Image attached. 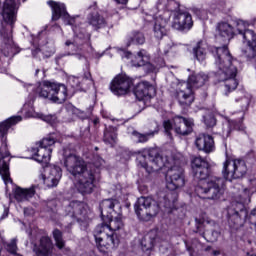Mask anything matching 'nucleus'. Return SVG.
I'll return each mask as SVG.
<instances>
[{
  "instance_id": "f257e3e1",
  "label": "nucleus",
  "mask_w": 256,
  "mask_h": 256,
  "mask_svg": "<svg viewBox=\"0 0 256 256\" xmlns=\"http://www.w3.org/2000/svg\"><path fill=\"white\" fill-rule=\"evenodd\" d=\"M208 51L214 57V65L216 69L214 72L215 78L220 83H224V95H229V93H231V91H235V89H237V85H239L236 77L237 73H239L241 62L231 56L227 46L209 47L207 41L199 40L192 47L194 59H197L200 63L207 59Z\"/></svg>"
},
{
  "instance_id": "f03ea898",
  "label": "nucleus",
  "mask_w": 256,
  "mask_h": 256,
  "mask_svg": "<svg viewBox=\"0 0 256 256\" xmlns=\"http://www.w3.org/2000/svg\"><path fill=\"white\" fill-rule=\"evenodd\" d=\"M138 165L143 167L147 173L151 171H159L166 167V187L170 191H175L185 187V169L179 163V160L169 158L159 154L157 149H150L148 155H139L137 157Z\"/></svg>"
},
{
  "instance_id": "7ed1b4c3",
  "label": "nucleus",
  "mask_w": 256,
  "mask_h": 256,
  "mask_svg": "<svg viewBox=\"0 0 256 256\" xmlns=\"http://www.w3.org/2000/svg\"><path fill=\"white\" fill-rule=\"evenodd\" d=\"M67 171L76 179V189L82 195H91L99 181L97 169L87 166L83 158L70 154L64 159Z\"/></svg>"
},
{
  "instance_id": "20e7f679",
  "label": "nucleus",
  "mask_w": 256,
  "mask_h": 256,
  "mask_svg": "<svg viewBox=\"0 0 256 256\" xmlns=\"http://www.w3.org/2000/svg\"><path fill=\"white\" fill-rule=\"evenodd\" d=\"M178 197L177 192L173 191L161 193L158 204L151 197H140L134 204V211L140 221H149L159 213L160 209H168V213H171L175 209Z\"/></svg>"
},
{
  "instance_id": "39448f33",
  "label": "nucleus",
  "mask_w": 256,
  "mask_h": 256,
  "mask_svg": "<svg viewBox=\"0 0 256 256\" xmlns=\"http://www.w3.org/2000/svg\"><path fill=\"white\" fill-rule=\"evenodd\" d=\"M123 229V210L120 214L106 218L94 230V238L100 253H107L119 245V236L115 231Z\"/></svg>"
},
{
  "instance_id": "423d86ee",
  "label": "nucleus",
  "mask_w": 256,
  "mask_h": 256,
  "mask_svg": "<svg viewBox=\"0 0 256 256\" xmlns=\"http://www.w3.org/2000/svg\"><path fill=\"white\" fill-rule=\"evenodd\" d=\"M2 18L4 23L0 28L1 53L4 57H15L19 53V48L13 42V25L17 21V3L15 0H5L2 9Z\"/></svg>"
},
{
  "instance_id": "0eeeda50",
  "label": "nucleus",
  "mask_w": 256,
  "mask_h": 256,
  "mask_svg": "<svg viewBox=\"0 0 256 256\" xmlns=\"http://www.w3.org/2000/svg\"><path fill=\"white\" fill-rule=\"evenodd\" d=\"M77 20L75 18H69L68 25L72 26V30L74 33V41L67 40L65 42L66 47H68V53L59 54L56 56V63L59 65V61L63 59V57H67V55H74L76 59L81 61V59H85V47H89V41L91 39V34L87 33L83 26H78Z\"/></svg>"
},
{
  "instance_id": "6e6552de",
  "label": "nucleus",
  "mask_w": 256,
  "mask_h": 256,
  "mask_svg": "<svg viewBox=\"0 0 256 256\" xmlns=\"http://www.w3.org/2000/svg\"><path fill=\"white\" fill-rule=\"evenodd\" d=\"M21 121H23L21 116H12L0 123V175L5 185L13 183L11 173L9 172V161H11L9 157H11V153L7 147V132L13 125H17V123H21Z\"/></svg>"
},
{
  "instance_id": "1a4fd4ad",
  "label": "nucleus",
  "mask_w": 256,
  "mask_h": 256,
  "mask_svg": "<svg viewBox=\"0 0 256 256\" xmlns=\"http://www.w3.org/2000/svg\"><path fill=\"white\" fill-rule=\"evenodd\" d=\"M209 81V76L205 73L192 74L187 82L179 83L176 89L175 97L182 106H189L195 101L193 89L203 87Z\"/></svg>"
},
{
  "instance_id": "9d476101",
  "label": "nucleus",
  "mask_w": 256,
  "mask_h": 256,
  "mask_svg": "<svg viewBox=\"0 0 256 256\" xmlns=\"http://www.w3.org/2000/svg\"><path fill=\"white\" fill-rule=\"evenodd\" d=\"M36 95L41 99H49L53 103H65L67 101V86L55 82L43 81L34 88Z\"/></svg>"
},
{
  "instance_id": "9b49d317",
  "label": "nucleus",
  "mask_w": 256,
  "mask_h": 256,
  "mask_svg": "<svg viewBox=\"0 0 256 256\" xmlns=\"http://www.w3.org/2000/svg\"><path fill=\"white\" fill-rule=\"evenodd\" d=\"M223 185H225V179L212 177L210 180L199 182L195 193L200 199L219 201L223 195Z\"/></svg>"
},
{
  "instance_id": "f8f14e48",
  "label": "nucleus",
  "mask_w": 256,
  "mask_h": 256,
  "mask_svg": "<svg viewBox=\"0 0 256 256\" xmlns=\"http://www.w3.org/2000/svg\"><path fill=\"white\" fill-rule=\"evenodd\" d=\"M249 199V189L245 188L242 192L241 198L238 200L237 208L235 204H232L227 210L228 225L231 229H239L245 223L247 219V209H245L244 203H247Z\"/></svg>"
},
{
  "instance_id": "ddd939ff",
  "label": "nucleus",
  "mask_w": 256,
  "mask_h": 256,
  "mask_svg": "<svg viewBox=\"0 0 256 256\" xmlns=\"http://www.w3.org/2000/svg\"><path fill=\"white\" fill-rule=\"evenodd\" d=\"M222 175L226 181L242 179L247 175V163L241 158H227L223 163Z\"/></svg>"
},
{
  "instance_id": "4468645a",
  "label": "nucleus",
  "mask_w": 256,
  "mask_h": 256,
  "mask_svg": "<svg viewBox=\"0 0 256 256\" xmlns=\"http://www.w3.org/2000/svg\"><path fill=\"white\" fill-rule=\"evenodd\" d=\"M236 103H240L241 107V118L238 120H229L225 125L223 129V136L229 137L231 135L232 131H244L245 125H243V117H245L244 111H247L249 109V103H251V95L244 94L240 98H236Z\"/></svg>"
},
{
  "instance_id": "2eb2a0df",
  "label": "nucleus",
  "mask_w": 256,
  "mask_h": 256,
  "mask_svg": "<svg viewBox=\"0 0 256 256\" xmlns=\"http://www.w3.org/2000/svg\"><path fill=\"white\" fill-rule=\"evenodd\" d=\"M133 87V80L127 75H118L116 76L111 84H110V91L113 95L117 97H122V95H127V93Z\"/></svg>"
},
{
  "instance_id": "dca6fc26",
  "label": "nucleus",
  "mask_w": 256,
  "mask_h": 256,
  "mask_svg": "<svg viewBox=\"0 0 256 256\" xmlns=\"http://www.w3.org/2000/svg\"><path fill=\"white\" fill-rule=\"evenodd\" d=\"M102 221L113 219L115 215H121V203L117 199H106L100 203Z\"/></svg>"
},
{
  "instance_id": "f3484780",
  "label": "nucleus",
  "mask_w": 256,
  "mask_h": 256,
  "mask_svg": "<svg viewBox=\"0 0 256 256\" xmlns=\"http://www.w3.org/2000/svg\"><path fill=\"white\" fill-rule=\"evenodd\" d=\"M151 15L154 19L152 26L153 35L155 39H163L169 31V20L163 17V14H158L154 10H152Z\"/></svg>"
},
{
  "instance_id": "a211bd4d",
  "label": "nucleus",
  "mask_w": 256,
  "mask_h": 256,
  "mask_svg": "<svg viewBox=\"0 0 256 256\" xmlns=\"http://www.w3.org/2000/svg\"><path fill=\"white\" fill-rule=\"evenodd\" d=\"M192 173L194 178L198 179L200 183L207 181L209 177V162L202 157H194L191 161Z\"/></svg>"
},
{
  "instance_id": "6ab92c4d",
  "label": "nucleus",
  "mask_w": 256,
  "mask_h": 256,
  "mask_svg": "<svg viewBox=\"0 0 256 256\" xmlns=\"http://www.w3.org/2000/svg\"><path fill=\"white\" fill-rule=\"evenodd\" d=\"M61 177H63V171L61 170V167L53 165L49 168L48 174H41L39 179L42 181L45 187H47V189H53V187H57V185H59Z\"/></svg>"
},
{
  "instance_id": "aec40b11",
  "label": "nucleus",
  "mask_w": 256,
  "mask_h": 256,
  "mask_svg": "<svg viewBox=\"0 0 256 256\" xmlns=\"http://www.w3.org/2000/svg\"><path fill=\"white\" fill-rule=\"evenodd\" d=\"M237 33L242 36L244 45L256 47V33L249 29V22L237 20Z\"/></svg>"
},
{
  "instance_id": "412c9836",
  "label": "nucleus",
  "mask_w": 256,
  "mask_h": 256,
  "mask_svg": "<svg viewBox=\"0 0 256 256\" xmlns=\"http://www.w3.org/2000/svg\"><path fill=\"white\" fill-rule=\"evenodd\" d=\"M66 217H71L73 221L68 225L71 227L74 221H83L85 215V203L79 201H72L65 207Z\"/></svg>"
},
{
  "instance_id": "4be33fe9",
  "label": "nucleus",
  "mask_w": 256,
  "mask_h": 256,
  "mask_svg": "<svg viewBox=\"0 0 256 256\" xmlns=\"http://www.w3.org/2000/svg\"><path fill=\"white\" fill-rule=\"evenodd\" d=\"M173 29L177 31H189L193 27V18L188 12H175L172 22Z\"/></svg>"
},
{
  "instance_id": "5701e85b",
  "label": "nucleus",
  "mask_w": 256,
  "mask_h": 256,
  "mask_svg": "<svg viewBox=\"0 0 256 256\" xmlns=\"http://www.w3.org/2000/svg\"><path fill=\"white\" fill-rule=\"evenodd\" d=\"M54 249L53 240L49 236H42L39 243L33 246L34 256H53Z\"/></svg>"
},
{
  "instance_id": "b1692460",
  "label": "nucleus",
  "mask_w": 256,
  "mask_h": 256,
  "mask_svg": "<svg viewBox=\"0 0 256 256\" xmlns=\"http://www.w3.org/2000/svg\"><path fill=\"white\" fill-rule=\"evenodd\" d=\"M174 131L177 135H189L193 132V120L183 116H176L173 119Z\"/></svg>"
},
{
  "instance_id": "393cba45",
  "label": "nucleus",
  "mask_w": 256,
  "mask_h": 256,
  "mask_svg": "<svg viewBox=\"0 0 256 256\" xmlns=\"http://www.w3.org/2000/svg\"><path fill=\"white\" fill-rule=\"evenodd\" d=\"M89 11L90 13L87 17L89 25H91L95 31L103 29V27L107 25V21H105V18L99 14L97 5L94 4L93 6H90Z\"/></svg>"
},
{
  "instance_id": "a878e982",
  "label": "nucleus",
  "mask_w": 256,
  "mask_h": 256,
  "mask_svg": "<svg viewBox=\"0 0 256 256\" xmlns=\"http://www.w3.org/2000/svg\"><path fill=\"white\" fill-rule=\"evenodd\" d=\"M134 93L138 101H145V99H151L155 95V87L147 81H142L137 84Z\"/></svg>"
},
{
  "instance_id": "bb28decb",
  "label": "nucleus",
  "mask_w": 256,
  "mask_h": 256,
  "mask_svg": "<svg viewBox=\"0 0 256 256\" xmlns=\"http://www.w3.org/2000/svg\"><path fill=\"white\" fill-rule=\"evenodd\" d=\"M195 145L199 151H204V153L215 151V141L211 135L199 134L196 138Z\"/></svg>"
},
{
  "instance_id": "cd10ccee",
  "label": "nucleus",
  "mask_w": 256,
  "mask_h": 256,
  "mask_svg": "<svg viewBox=\"0 0 256 256\" xmlns=\"http://www.w3.org/2000/svg\"><path fill=\"white\" fill-rule=\"evenodd\" d=\"M179 2L175 0H158L156 7L153 8V11L159 15H163V11H170L171 13H179Z\"/></svg>"
},
{
  "instance_id": "c85d7f7f",
  "label": "nucleus",
  "mask_w": 256,
  "mask_h": 256,
  "mask_svg": "<svg viewBox=\"0 0 256 256\" xmlns=\"http://www.w3.org/2000/svg\"><path fill=\"white\" fill-rule=\"evenodd\" d=\"M47 4L52 9L53 21H59L61 17H63L64 19H67V17H69V13H67V8L65 7V4L55 2L53 0L48 1Z\"/></svg>"
},
{
  "instance_id": "c756f323",
  "label": "nucleus",
  "mask_w": 256,
  "mask_h": 256,
  "mask_svg": "<svg viewBox=\"0 0 256 256\" xmlns=\"http://www.w3.org/2000/svg\"><path fill=\"white\" fill-rule=\"evenodd\" d=\"M32 153H34V161H37L38 163H48L51 161V148L47 149L43 146L36 145L35 148H32Z\"/></svg>"
},
{
  "instance_id": "7c9ffc66",
  "label": "nucleus",
  "mask_w": 256,
  "mask_h": 256,
  "mask_svg": "<svg viewBox=\"0 0 256 256\" xmlns=\"http://www.w3.org/2000/svg\"><path fill=\"white\" fill-rule=\"evenodd\" d=\"M217 31L219 33V36L224 37L225 39H231V37L239 35V32H237V20L235 28H233V26L227 22L218 23Z\"/></svg>"
},
{
  "instance_id": "2f4dec72",
  "label": "nucleus",
  "mask_w": 256,
  "mask_h": 256,
  "mask_svg": "<svg viewBox=\"0 0 256 256\" xmlns=\"http://www.w3.org/2000/svg\"><path fill=\"white\" fill-rule=\"evenodd\" d=\"M155 243H157V235L155 232H149L141 240L142 251H144L146 255H151V249L155 247Z\"/></svg>"
},
{
  "instance_id": "473e14b6",
  "label": "nucleus",
  "mask_w": 256,
  "mask_h": 256,
  "mask_svg": "<svg viewBox=\"0 0 256 256\" xmlns=\"http://www.w3.org/2000/svg\"><path fill=\"white\" fill-rule=\"evenodd\" d=\"M35 195V186L27 189L16 187L14 191V197L16 201H29Z\"/></svg>"
},
{
  "instance_id": "72a5a7b5",
  "label": "nucleus",
  "mask_w": 256,
  "mask_h": 256,
  "mask_svg": "<svg viewBox=\"0 0 256 256\" xmlns=\"http://www.w3.org/2000/svg\"><path fill=\"white\" fill-rule=\"evenodd\" d=\"M52 235L57 249L63 250L64 253H69L71 251L69 247H65V240L63 239V232H61V230L54 229Z\"/></svg>"
},
{
  "instance_id": "f704fd0d",
  "label": "nucleus",
  "mask_w": 256,
  "mask_h": 256,
  "mask_svg": "<svg viewBox=\"0 0 256 256\" xmlns=\"http://www.w3.org/2000/svg\"><path fill=\"white\" fill-rule=\"evenodd\" d=\"M103 141L107 145H113L114 143H117V129H115V127L112 126L106 128L104 130Z\"/></svg>"
},
{
  "instance_id": "c9c22d12",
  "label": "nucleus",
  "mask_w": 256,
  "mask_h": 256,
  "mask_svg": "<svg viewBox=\"0 0 256 256\" xmlns=\"http://www.w3.org/2000/svg\"><path fill=\"white\" fill-rule=\"evenodd\" d=\"M55 143H57V135L52 133L44 137L41 141L37 142L36 145H38V147H44V149H52L53 151Z\"/></svg>"
},
{
  "instance_id": "e433bc0d",
  "label": "nucleus",
  "mask_w": 256,
  "mask_h": 256,
  "mask_svg": "<svg viewBox=\"0 0 256 256\" xmlns=\"http://www.w3.org/2000/svg\"><path fill=\"white\" fill-rule=\"evenodd\" d=\"M158 132H159L158 129L151 130L144 134H141L137 131H133L132 137H134V139H136L137 143H147V141H149L151 138L155 137V134Z\"/></svg>"
},
{
  "instance_id": "4c0bfd02",
  "label": "nucleus",
  "mask_w": 256,
  "mask_h": 256,
  "mask_svg": "<svg viewBox=\"0 0 256 256\" xmlns=\"http://www.w3.org/2000/svg\"><path fill=\"white\" fill-rule=\"evenodd\" d=\"M129 45H143L145 43V35L142 32L134 31L127 37Z\"/></svg>"
},
{
  "instance_id": "58836bf2",
  "label": "nucleus",
  "mask_w": 256,
  "mask_h": 256,
  "mask_svg": "<svg viewBox=\"0 0 256 256\" xmlns=\"http://www.w3.org/2000/svg\"><path fill=\"white\" fill-rule=\"evenodd\" d=\"M149 61V54L145 50H140L135 59L132 60V65L134 67H143Z\"/></svg>"
},
{
  "instance_id": "ea45409f",
  "label": "nucleus",
  "mask_w": 256,
  "mask_h": 256,
  "mask_svg": "<svg viewBox=\"0 0 256 256\" xmlns=\"http://www.w3.org/2000/svg\"><path fill=\"white\" fill-rule=\"evenodd\" d=\"M244 57L251 61V59H255L256 57V46H247L245 50L242 51Z\"/></svg>"
},
{
  "instance_id": "a19ab883",
  "label": "nucleus",
  "mask_w": 256,
  "mask_h": 256,
  "mask_svg": "<svg viewBox=\"0 0 256 256\" xmlns=\"http://www.w3.org/2000/svg\"><path fill=\"white\" fill-rule=\"evenodd\" d=\"M38 118L42 121H45L46 123H49V125H55L57 121L56 115H45V114H38Z\"/></svg>"
},
{
  "instance_id": "79ce46f5",
  "label": "nucleus",
  "mask_w": 256,
  "mask_h": 256,
  "mask_svg": "<svg viewBox=\"0 0 256 256\" xmlns=\"http://www.w3.org/2000/svg\"><path fill=\"white\" fill-rule=\"evenodd\" d=\"M7 251L12 255L16 256L17 254V239H12L10 243L6 245Z\"/></svg>"
},
{
  "instance_id": "37998d69",
  "label": "nucleus",
  "mask_w": 256,
  "mask_h": 256,
  "mask_svg": "<svg viewBox=\"0 0 256 256\" xmlns=\"http://www.w3.org/2000/svg\"><path fill=\"white\" fill-rule=\"evenodd\" d=\"M142 67L146 73H157V71H159V67L149 63V61L146 62Z\"/></svg>"
},
{
  "instance_id": "c03bdc74",
  "label": "nucleus",
  "mask_w": 256,
  "mask_h": 256,
  "mask_svg": "<svg viewBox=\"0 0 256 256\" xmlns=\"http://www.w3.org/2000/svg\"><path fill=\"white\" fill-rule=\"evenodd\" d=\"M163 126L168 137H171V131L175 129V124H172L171 121L166 120L164 121Z\"/></svg>"
},
{
  "instance_id": "a18cd8bd",
  "label": "nucleus",
  "mask_w": 256,
  "mask_h": 256,
  "mask_svg": "<svg viewBox=\"0 0 256 256\" xmlns=\"http://www.w3.org/2000/svg\"><path fill=\"white\" fill-rule=\"evenodd\" d=\"M203 119H204L205 125H207L208 127H214L215 118L213 116H211V115L204 116Z\"/></svg>"
},
{
  "instance_id": "49530a36",
  "label": "nucleus",
  "mask_w": 256,
  "mask_h": 256,
  "mask_svg": "<svg viewBox=\"0 0 256 256\" xmlns=\"http://www.w3.org/2000/svg\"><path fill=\"white\" fill-rule=\"evenodd\" d=\"M103 163H105V160H103L101 157L97 156L96 161L93 162V165H94V167H96V169H99V167H101V165H103Z\"/></svg>"
},
{
  "instance_id": "de8ad7c7",
  "label": "nucleus",
  "mask_w": 256,
  "mask_h": 256,
  "mask_svg": "<svg viewBox=\"0 0 256 256\" xmlns=\"http://www.w3.org/2000/svg\"><path fill=\"white\" fill-rule=\"evenodd\" d=\"M41 56V49L40 48H36L34 50H32V57L34 59H40Z\"/></svg>"
},
{
  "instance_id": "09e8293b",
  "label": "nucleus",
  "mask_w": 256,
  "mask_h": 256,
  "mask_svg": "<svg viewBox=\"0 0 256 256\" xmlns=\"http://www.w3.org/2000/svg\"><path fill=\"white\" fill-rule=\"evenodd\" d=\"M117 5H127L129 3V0H114Z\"/></svg>"
},
{
  "instance_id": "8fccbe9b",
  "label": "nucleus",
  "mask_w": 256,
  "mask_h": 256,
  "mask_svg": "<svg viewBox=\"0 0 256 256\" xmlns=\"http://www.w3.org/2000/svg\"><path fill=\"white\" fill-rule=\"evenodd\" d=\"M8 216H9V209L5 208L0 219H7Z\"/></svg>"
},
{
  "instance_id": "3c124183",
  "label": "nucleus",
  "mask_w": 256,
  "mask_h": 256,
  "mask_svg": "<svg viewBox=\"0 0 256 256\" xmlns=\"http://www.w3.org/2000/svg\"><path fill=\"white\" fill-rule=\"evenodd\" d=\"M121 57H126V59H129L131 57V52L122 51Z\"/></svg>"
},
{
  "instance_id": "603ef678",
  "label": "nucleus",
  "mask_w": 256,
  "mask_h": 256,
  "mask_svg": "<svg viewBox=\"0 0 256 256\" xmlns=\"http://www.w3.org/2000/svg\"><path fill=\"white\" fill-rule=\"evenodd\" d=\"M212 235L214 236V238L212 239V241H217V237H219V232H217V231H212Z\"/></svg>"
},
{
  "instance_id": "864d4df0",
  "label": "nucleus",
  "mask_w": 256,
  "mask_h": 256,
  "mask_svg": "<svg viewBox=\"0 0 256 256\" xmlns=\"http://www.w3.org/2000/svg\"><path fill=\"white\" fill-rule=\"evenodd\" d=\"M186 249L190 253V256H193V248L186 244Z\"/></svg>"
},
{
  "instance_id": "5fc2aeb1",
  "label": "nucleus",
  "mask_w": 256,
  "mask_h": 256,
  "mask_svg": "<svg viewBox=\"0 0 256 256\" xmlns=\"http://www.w3.org/2000/svg\"><path fill=\"white\" fill-rule=\"evenodd\" d=\"M213 255H215V256L221 255V252L219 250H214L213 251Z\"/></svg>"
},
{
  "instance_id": "6e6d98bb",
  "label": "nucleus",
  "mask_w": 256,
  "mask_h": 256,
  "mask_svg": "<svg viewBox=\"0 0 256 256\" xmlns=\"http://www.w3.org/2000/svg\"><path fill=\"white\" fill-rule=\"evenodd\" d=\"M41 72V70L40 69H36V71H35V77H39V73Z\"/></svg>"
},
{
  "instance_id": "4d7b16f0",
  "label": "nucleus",
  "mask_w": 256,
  "mask_h": 256,
  "mask_svg": "<svg viewBox=\"0 0 256 256\" xmlns=\"http://www.w3.org/2000/svg\"><path fill=\"white\" fill-rule=\"evenodd\" d=\"M0 73H7V68H0Z\"/></svg>"
},
{
  "instance_id": "13d9d810",
  "label": "nucleus",
  "mask_w": 256,
  "mask_h": 256,
  "mask_svg": "<svg viewBox=\"0 0 256 256\" xmlns=\"http://www.w3.org/2000/svg\"><path fill=\"white\" fill-rule=\"evenodd\" d=\"M93 123H94V125L99 124V118L94 119V120H93Z\"/></svg>"
},
{
  "instance_id": "bf43d9fd",
  "label": "nucleus",
  "mask_w": 256,
  "mask_h": 256,
  "mask_svg": "<svg viewBox=\"0 0 256 256\" xmlns=\"http://www.w3.org/2000/svg\"><path fill=\"white\" fill-rule=\"evenodd\" d=\"M26 233H28L29 237H31L33 235V231H26Z\"/></svg>"
},
{
  "instance_id": "052dcab7",
  "label": "nucleus",
  "mask_w": 256,
  "mask_h": 256,
  "mask_svg": "<svg viewBox=\"0 0 256 256\" xmlns=\"http://www.w3.org/2000/svg\"><path fill=\"white\" fill-rule=\"evenodd\" d=\"M24 213H25V215L27 214V208L24 209Z\"/></svg>"
},
{
  "instance_id": "680f3d73",
  "label": "nucleus",
  "mask_w": 256,
  "mask_h": 256,
  "mask_svg": "<svg viewBox=\"0 0 256 256\" xmlns=\"http://www.w3.org/2000/svg\"><path fill=\"white\" fill-rule=\"evenodd\" d=\"M75 81H76V83H79V79L76 78Z\"/></svg>"
},
{
  "instance_id": "e2e57ef3",
  "label": "nucleus",
  "mask_w": 256,
  "mask_h": 256,
  "mask_svg": "<svg viewBox=\"0 0 256 256\" xmlns=\"http://www.w3.org/2000/svg\"><path fill=\"white\" fill-rule=\"evenodd\" d=\"M202 237H204V238H205V233H202Z\"/></svg>"
},
{
  "instance_id": "0e129e2a",
  "label": "nucleus",
  "mask_w": 256,
  "mask_h": 256,
  "mask_svg": "<svg viewBox=\"0 0 256 256\" xmlns=\"http://www.w3.org/2000/svg\"><path fill=\"white\" fill-rule=\"evenodd\" d=\"M2 243H3V245H5V241L4 240H2Z\"/></svg>"
}]
</instances>
